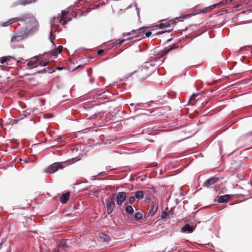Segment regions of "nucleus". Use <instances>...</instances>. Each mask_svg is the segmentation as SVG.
I'll list each match as a JSON object with an SVG mask.
<instances>
[{
	"label": "nucleus",
	"instance_id": "obj_27",
	"mask_svg": "<svg viewBox=\"0 0 252 252\" xmlns=\"http://www.w3.org/2000/svg\"><path fill=\"white\" fill-rule=\"evenodd\" d=\"M63 47L62 45H60L56 49V51H55L53 53H52L55 56V58H56L58 56V55L62 52L63 50Z\"/></svg>",
	"mask_w": 252,
	"mask_h": 252
},
{
	"label": "nucleus",
	"instance_id": "obj_8",
	"mask_svg": "<svg viewBox=\"0 0 252 252\" xmlns=\"http://www.w3.org/2000/svg\"><path fill=\"white\" fill-rule=\"evenodd\" d=\"M219 179H220V178L218 177H217L215 176L212 177L208 179L204 182V183H203V186L204 187L209 188L211 185L217 183L219 181Z\"/></svg>",
	"mask_w": 252,
	"mask_h": 252
},
{
	"label": "nucleus",
	"instance_id": "obj_47",
	"mask_svg": "<svg viewBox=\"0 0 252 252\" xmlns=\"http://www.w3.org/2000/svg\"><path fill=\"white\" fill-rule=\"evenodd\" d=\"M157 111H149L150 114H152V115H155V113Z\"/></svg>",
	"mask_w": 252,
	"mask_h": 252
},
{
	"label": "nucleus",
	"instance_id": "obj_11",
	"mask_svg": "<svg viewBox=\"0 0 252 252\" xmlns=\"http://www.w3.org/2000/svg\"><path fill=\"white\" fill-rule=\"evenodd\" d=\"M196 224L195 226H191L189 224L186 223L184 226L182 227V231L183 232L191 233L193 232L196 227Z\"/></svg>",
	"mask_w": 252,
	"mask_h": 252
},
{
	"label": "nucleus",
	"instance_id": "obj_34",
	"mask_svg": "<svg viewBox=\"0 0 252 252\" xmlns=\"http://www.w3.org/2000/svg\"><path fill=\"white\" fill-rule=\"evenodd\" d=\"M172 31V29L169 30L165 31H160V32H159L155 33V35H154V36H155V35H157L161 34H162L163 33H165L166 32H170Z\"/></svg>",
	"mask_w": 252,
	"mask_h": 252
},
{
	"label": "nucleus",
	"instance_id": "obj_49",
	"mask_svg": "<svg viewBox=\"0 0 252 252\" xmlns=\"http://www.w3.org/2000/svg\"><path fill=\"white\" fill-rule=\"evenodd\" d=\"M95 177L96 176H92L91 179L92 180H96V178H95Z\"/></svg>",
	"mask_w": 252,
	"mask_h": 252
},
{
	"label": "nucleus",
	"instance_id": "obj_29",
	"mask_svg": "<svg viewBox=\"0 0 252 252\" xmlns=\"http://www.w3.org/2000/svg\"><path fill=\"white\" fill-rule=\"evenodd\" d=\"M142 218V214L140 212H136L134 215V219L136 220H139Z\"/></svg>",
	"mask_w": 252,
	"mask_h": 252
},
{
	"label": "nucleus",
	"instance_id": "obj_25",
	"mask_svg": "<svg viewBox=\"0 0 252 252\" xmlns=\"http://www.w3.org/2000/svg\"><path fill=\"white\" fill-rule=\"evenodd\" d=\"M135 197L137 200H141L143 198L144 193L142 191H137L135 192Z\"/></svg>",
	"mask_w": 252,
	"mask_h": 252
},
{
	"label": "nucleus",
	"instance_id": "obj_52",
	"mask_svg": "<svg viewBox=\"0 0 252 252\" xmlns=\"http://www.w3.org/2000/svg\"><path fill=\"white\" fill-rule=\"evenodd\" d=\"M172 40V38H170V39H168V40H167V42H169L171 41Z\"/></svg>",
	"mask_w": 252,
	"mask_h": 252
},
{
	"label": "nucleus",
	"instance_id": "obj_10",
	"mask_svg": "<svg viewBox=\"0 0 252 252\" xmlns=\"http://www.w3.org/2000/svg\"><path fill=\"white\" fill-rule=\"evenodd\" d=\"M27 111H23V113H20L18 116L16 117V119H13L11 121L12 122V125L18 124L19 121L22 120L23 119L27 118L28 115H31V113H26Z\"/></svg>",
	"mask_w": 252,
	"mask_h": 252
},
{
	"label": "nucleus",
	"instance_id": "obj_30",
	"mask_svg": "<svg viewBox=\"0 0 252 252\" xmlns=\"http://www.w3.org/2000/svg\"><path fill=\"white\" fill-rule=\"evenodd\" d=\"M171 25L170 22L160 24L158 26L160 29L169 27Z\"/></svg>",
	"mask_w": 252,
	"mask_h": 252
},
{
	"label": "nucleus",
	"instance_id": "obj_35",
	"mask_svg": "<svg viewBox=\"0 0 252 252\" xmlns=\"http://www.w3.org/2000/svg\"><path fill=\"white\" fill-rule=\"evenodd\" d=\"M167 215H168V214L166 212V211H162V213H161V219H164L167 216Z\"/></svg>",
	"mask_w": 252,
	"mask_h": 252
},
{
	"label": "nucleus",
	"instance_id": "obj_22",
	"mask_svg": "<svg viewBox=\"0 0 252 252\" xmlns=\"http://www.w3.org/2000/svg\"><path fill=\"white\" fill-rule=\"evenodd\" d=\"M68 239H65L61 241L58 245L59 248L63 250H65L68 247Z\"/></svg>",
	"mask_w": 252,
	"mask_h": 252
},
{
	"label": "nucleus",
	"instance_id": "obj_42",
	"mask_svg": "<svg viewBox=\"0 0 252 252\" xmlns=\"http://www.w3.org/2000/svg\"><path fill=\"white\" fill-rule=\"evenodd\" d=\"M105 169L108 171H110L112 170L110 166H107L105 167Z\"/></svg>",
	"mask_w": 252,
	"mask_h": 252
},
{
	"label": "nucleus",
	"instance_id": "obj_9",
	"mask_svg": "<svg viewBox=\"0 0 252 252\" xmlns=\"http://www.w3.org/2000/svg\"><path fill=\"white\" fill-rule=\"evenodd\" d=\"M126 197V193L125 192H119L117 194L116 202L117 204L121 206L125 201Z\"/></svg>",
	"mask_w": 252,
	"mask_h": 252
},
{
	"label": "nucleus",
	"instance_id": "obj_16",
	"mask_svg": "<svg viewBox=\"0 0 252 252\" xmlns=\"http://www.w3.org/2000/svg\"><path fill=\"white\" fill-rule=\"evenodd\" d=\"M149 103H136L135 105V108L134 110H144L147 107L149 106Z\"/></svg>",
	"mask_w": 252,
	"mask_h": 252
},
{
	"label": "nucleus",
	"instance_id": "obj_43",
	"mask_svg": "<svg viewBox=\"0 0 252 252\" xmlns=\"http://www.w3.org/2000/svg\"><path fill=\"white\" fill-rule=\"evenodd\" d=\"M104 53V51L103 50H98L97 51V54L99 55H101L102 54H103Z\"/></svg>",
	"mask_w": 252,
	"mask_h": 252
},
{
	"label": "nucleus",
	"instance_id": "obj_2",
	"mask_svg": "<svg viewBox=\"0 0 252 252\" xmlns=\"http://www.w3.org/2000/svg\"><path fill=\"white\" fill-rule=\"evenodd\" d=\"M67 165V161L56 162L51 164L45 171L46 174H52L59 169H62Z\"/></svg>",
	"mask_w": 252,
	"mask_h": 252
},
{
	"label": "nucleus",
	"instance_id": "obj_4",
	"mask_svg": "<svg viewBox=\"0 0 252 252\" xmlns=\"http://www.w3.org/2000/svg\"><path fill=\"white\" fill-rule=\"evenodd\" d=\"M163 62V60L159 61V59L155 58V61L150 60L145 63L143 69H146L150 66L154 67L156 66H159Z\"/></svg>",
	"mask_w": 252,
	"mask_h": 252
},
{
	"label": "nucleus",
	"instance_id": "obj_63",
	"mask_svg": "<svg viewBox=\"0 0 252 252\" xmlns=\"http://www.w3.org/2000/svg\"><path fill=\"white\" fill-rule=\"evenodd\" d=\"M165 252V251H163V252Z\"/></svg>",
	"mask_w": 252,
	"mask_h": 252
},
{
	"label": "nucleus",
	"instance_id": "obj_1",
	"mask_svg": "<svg viewBox=\"0 0 252 252\" xmlns=\"http://www.w3.org/2000/svg\"><path fill=\"white\" fill-rule=\"evenodd\" d=\"M20 21H23L26 25L32 26L33 27L30 30L33 31L37 29L38 23L34 16L30 13L24 14L19 17Z\"/></svg>",
	"mask_w": 252,
	"mask_h": 252
},
{
	"label": "nucleus",
	"instance_id": "obj_54",
	"mask_svg": "<svg viewBox=\"0 0 252 252\" xmlns=\"http://www.w3.org/2000/svg\"><path fill=\"white\" fill-rule=\"evenodd\" d=\"M148 103H149V106H151V105H150V103H154V102L151 101V102H148Z\"/></svg>",
	"mask_w": 252,
	"mask_h": 252
},
{
	"label": "nucleus",
	"instance_id": "obj_36",
	"mask_svg": "<svg viewBox=\"0 0 252 252\" xmlns=\"http://www.w3.org/2000/svg\"><path fill=\"white\" fill-rule=\"evenodd\" d=\"M18 37L13 36L11 39V41L13 43H15L18 42V40L17 39Z\"/></svg>",
	"mask_w": 252,
	"mask_h": 252
},
{
	"label": "nucleus",
	"instance_id": "obj_58",
	"mask_svg": "<svg viewBox=\"0 0 252 252\" xmlns=\"http://www.w3.org/2000/svg\"><path fill=\"white\" fill-rule=\"evenodd\" d=\"M135 105V104H134V103H131L130 104V105Z\"/></svg>",
	"mask_w": 252,
	"mask_h": 252
},
{
	"label": "nucleus",
	"instance_id": "obj_44",
	"mask_svg": "<svg viewBox=\"0 0 252 252\" xmlns=\"http://www.w3.org/2000/svg\"><path fill=\"white\" fill-rule=\"evenodd\" d=\"M98 175H102V176H104V175H106V173L105 171H102L100 173H99L98 174Z\"/></svg>",
	"mask_w": 252,
	"mask_h": 252
},
{
	"label": "nucleus",
	"instance_id": "obj_59",
	"mask_svg": "<svg viewBox=\"0 0 252 252\" xmlns=\"http://www.w3.org/2000/svg\"><path fill=\"white\" fill-rule=\"evenodd\" d=\"M159 113H160L159 114V115H161V114H162L160 112H159Z\"/></svg>",
	"mask_w": 252,
	"mask_h": 252
},
{
	"label": "nucleus",
	"instance_id": "obj_21",
	"mask_svg": "<svg viewBox=\"0 0 252 252\" xmlns=\"http://www.w3.org/2000/svg\"><path fill=\"white\" fill-rule=\"evenodd\" d=\"M18 21H20V19H19V17L13 18L10 19L7 22L3 23L2 24V26L3 27H6L10 24H11L15 22H18Z\"/></svg>",
	"mask_w": 252,
	"mask_h": 252
},
{
	"label": "nucleus",
	"instance_id": "obj_61",
	"mask_svg": "<svg viewBox=\"0 0 252 252\" xmlns=\"http://www.w3.org/2000/svg\"><path fill=\"white\" fill-rule=\"evenodd\" d=\"M25 162L26 163H28V161H27V160H26L25 161Z\"/></svg>",
	"mask_w": 252,
	"mask_h": 252
},
{
	"label": "nucleus",
	"instance_id": "obj_45",
	"mask_svg": "<svg viewBox=\"0 0 252 252\" xmlns=\"http://www.w3.org/2000/svg\"><path fill=\"white\" fill-rule=\"evenodd\" d=\"M133 32H132L131 31L130 32L124 33L123 35H124V36H125L126 35H130L131 34H133Z\"/></svg>",
	"mask_w": 252,
	"mask_h": 252
},
{
	"label": "nucleus",
	"instance_id": "obj_48",
	"mask_svg": "<svg viewBox=\"0 0 252 252\" xmlns=\"http://www.w3.org/2000/svg\"><path fill=\"white\" fill-rule=\"evenodd\" d=\"M94 79L93 78H90V82L91 83H93L94 82Z\"/></svg>",
	"mask_w": 252,
	"mask_h": 252
},
{
	"label": "nucleus",
	"instance_id": "obj_62",
	"mask_svg": "<svg viewBox=\"0 0 252 252\" xmlns=\"http://www.w3.org/2000/svg\"><path fill=\"white\" fill-rule=\"evenodd\" d=\"M0 126L2 127V125L1 124H0Z\"/></svg>",
	"mask_w": 252,
	"mask_h": 252
},
{
	"label": "nucleus",
	"instance_id": "obj_19",
	"mask_svg": "<svg viewBox=\"0 0 252 252\" xmlns=\"http://www.w3.org/2000/svg\"><path fill=\"white\" fill-rule=\"evenodd\" d=\"M223 4V2H220L214 4L212 5H210L207 7L205 8L202 11V12L206 13L208 11L211 10L213 9V8H214L219 5H222Z\"/></svg>",
	"mask_w": 252,
	"mask_h": 252
},
{
	"label": "nucleus",
	"instance_id": "obj_13",
	"mask_svg": "<svg viewBox=\"0 0 252 252\" xmlns=\"http://www.w3.org/2000/svg\"><path fill=\"white\" fill-rule=\"evenodd\" d=\"M70 195V192L68 191L65 193H63L60 198V201L62 204H65L67 202L68 200L69 199V196Z\"/></svg>",
	"mask_w": 252,
	"mask_h": 252
},
{
	"label": "nucleus",
	"instance_id": "obj_41",
	"mask_svg": "<svg viewBox=\"0 0 252 252\" xmlns=\"http://www.w3.org/2000/svg\"><path fill=\"white\" fill-rule=\"evenodd\" d=\"M135 6H136V11H137V15L139 16V12H140V9L139 8H137V4L136 3H135Z\"/></svg>",
	"mask_w": 252,
	"mask_h": 252
},
{
	"label": "nucleus",
	"instance_id": "obj_50",
	"mask_svg": "<svg viewBox=\"0 0 252 252\" xmlns=\"http://www.w3.org/2000/svg\"><path fill=\"white\" fill-rule=\"evenodd\" d=\"M2 245H3V242H1L0 243V250L2 248Z\"/></svg>",
	"mask_w": 252,
	"mask_h": 252
},
{
	"label": "nucleus",
	"instance_id": "obj_28",
	"mask_svg": "<svg viewBox=\"0 0 252 252\" xmlns=\"http://www.w3.org/2000/svg\"><path fill=\"white\" fill-rule=\"evenodd\" d=\"M56 19V17H53V19H52L51 20V22H50V28H51V30H50V37H49V38H50V41L51 42V43H52L53 45H55V44L53 42V40L51 37V35L52 34V27L53 26V20H55Z\"/></svg>",
	"mask_w": 252,
	"mask_h": 252
},
{
	"label": "nucleus",
	"instance_id": "obj_23",
	"mask_svg": "<svg viewBox=\"0 0 252 252\" xmlns=\"http://www.w3.org/2000/svg\"><path fill=\"white\" fill-rule=\"evenodd\" d=\"M177 47H178V46L176 45V44H173L169 47H166L162 51V53L161 54V55H166V54H168L172 50L176 49Z\"/></svg>",
	"mask_w": 252,
	"mask_h": 252
},
{
	"label": "nucleus",
	"instance_id": "obj_56",
	"mask_svg": "<svg viewBox=\"0 0 252 252\" xmlns=\"http://www.w3.org/2000/svg\"><path fill=\"white\" fill-rule=\"evenodd\" d=\"M118 112H119L120 111H118ZM122 113H125L126 111H121Z\"/></svg>",
	"mask_w": 252,
	"mask_h": 252
},
{
	"label": "nucleus",
	"instance_id": "obj_33",
	"mask_svg": "<svg viewBox=\"0 0 252 252\" xmlns=\"http://www.w3.org/2000/svg\"><path fill=\"white\" fill-rule=\"evenodd\" d=\"M135 197L134 196H131L129 198L128 202L129 204H132L135 200Z\"/></svg>",
	"mask_w": 252,
	"mask_h": 252
},
{
	"label": "nucleus",
	"instance_id": "obj_37",
	"mask_svg": "<svg viewBox=\"0 0 252 252\" xmlns=\"http://www.w3.org/2000/svg\"><path fill=\"white\" fill-rule=\"evenodd\" d=\"M96 115L95 114H94L93 116H90L87 118L86 119L88 121H91L92 120H94L95 119Z\"/></svg>",
	"mask_w": 252,
	"mask_h": 252
},
{
	"label": "nucleus",
	"instance_id": "obj_17",
	"mask_svg": "<svg viewBox=\"0 0 252 252\" xmlns=\"http://www.w3.org/2000/svg\"><path fill=\"white\" fill-rule=\"evenodd\" d=\"M145 114L144 113H140L137 114L134 116L130 117V119L137 120V122H140L143 121H145L146 118L145 117Z\"/></svg>",
	"mask_w": 252,
	"mask_h": 252
},
{
	"label": "nucleus",
	"instance_id": "obj_60",
	"mask_svg": "<svg viewBox=\"0 0 252 252\" xmlns=\"http://www.w3.org/2000/svg\"><path fill=\"white\" fill-rule=\"evenodd\" d=\"M32 120H32V119H30V121H32Z\"/></svg>",
	"mask_w": 252,
	"mask_h": 252
},
{
	"label": "nucleus",
	"instance_id": "obj_55",
	"mask_svg": "<svg viewBox=\"0 0 252 252\" xmlns=\"http://www.w3.org/2000/svg\"><path fill=\"white\" fill-rule=\"evenodd\" d=\"M155 68H154L153 69H152V70L151 71V72H153L154 70H155Z\"/></svg>",
	"mask_w": 252,
	"mask_h": 252
},
{
	"label": "nucleus",
	"instance_id": "obj_26",
	"mask_svg": "<svg viewBox=\"0 0 252 252\" xmlns=\"http://www.w3.org/2000/svg\"><path fill=\"white\" fill-rule=\"evenodd\" d=\"M132 39V37H128L127 39H123L121 40H119L118 41L117 40L115 42H113V46H114L115 45H119L120 46L122 45L124 42H125L126 40H128Z\"/></svg>",
	"mask_w": 252,
	"mask_h": 252
},
{
	"label": "nucleus",
	"instance_id": "obj_5",
	"mask_svg": "<svg viewBox=\"0 0 252 252\" xmlns=\"http://www.w3.org/2000/svg\"><path fill=\"white\" fill-rule=\"evenodd\" d=\"M200 94L199 93L193 94L188 100V105L193 106L196 103H199Z\"/></svg>",
	"mask_w": 252,
	"mask_h": 252
},
{
	"label": "nucleus",
	"instance_id": "obj_39",
	"mask_svg": "<svg viewBox=\"0 0 252 252\" xmlns=\"http://www.w3.org/2000/svg\"><path fill=\"white\" fill-rule=\"evenodd\" d=\"M144 33H145L146 37H149V36H150L151 35L152 32L150 31H148V32L146 31Z\"/></svg>",
	"mask_w": 252,
	"mask_h": 252
},
{
	"label": "nucleus",
	"instance_id": "obj_3",
	"mask_svg": "<svg viewBox=\"0 0 252 252\" xmlns=\"http://www.w3.org/2000/svg\"><path fill=\"white\" fill-rule=\"evenodd\" d=\"M116 193L113 194V197L110 198H107L105 200L106 205L107 207V213L108 214H110L113 211L114 207H115V203L113 200L114 199V196Z\"/></svg>",
	"mask_w": 252,
	"mask_h": 252
},
{
	"label": "nucleus",
	"instance_id": "obj_46",
	"mask_svg": "<svg viewBox=\"0 0 252 252\" xmlns=\"http://www.w3.org/2000/svg\"><path fill=\"white\" fill-rule=\"evenodd\" d=\"M168 213L169 214H173L174 213V208H171L170 210L169 211Z\"/></svg>",
	"mask_w": 252,
	"mask_h": 252
},
{
	"label": "nucleus",
	"instance_id": "obj_18",
	"mask_svg": "<svg viewBox=\"0 0 252 252\" xmlns=\"http://www.w3.org/2000/svg\"><path fill=\"white\" fill-rule=\"evenodd\" d=\"M67 13H68V12L66 11L62 10V12H61V19H60L59 18H57V20L58 21V22H60L61 21H63V22L62 24L63 25H65L67 20L66 19L65 16ZM70 20V19L69 20H68V21H69Z\"/></svg>",
	"mask_w": 252,
	"mask_h": 252
},
{
	"label": "nucleus",
	"instance_id": "obj_51",
	"mask_svg": "<svg viewBox=\"0 0 252 252\" xmlns=\"http://www.w3.org/2000/svg\"><path fill=\"white\" fill-rule=\"evenodd\" d=\"M63 69V67H59L57 68V69L59 70H61Z\"/></svg>",
	"mask_w": 252,
	"mask_h": 252
},
{
	"label": "nucleus",
	"instance_id": "obj_15",
	"mask_svg": "<svg viewBox=\"0 0 252 252\" xmlns=\"http://www.w3.org/2000/svg\"><path fill=\"white\" fill-rule=\"evenodd\" d=\"M37 61L38 57L37 56H35L33 59L28 63L27 65L31 69L36 67L38 66V64H37Z\"/></svg>",
	"mask_w": 252,
	"mask_h": 252
},
{
	"label": "nucleus",
	"instance_id": "obj_38",
	"mask_svg": "<svg viewBox=\"0 0 252 252\" xmlns=\"http://www.w3.org/2000/svg\"><path fill=\"white\" fill-rule=\"evenodd\" d=\"M44 72L45 73L47 72H48L49 73H52L53 72L52 70H49L48 71H47L46 68H44L43 69L42 71H38L37 72V73H41V72Z\"/></svg>",
	"mask_w": 252,
	"mask_h": 252
},
{
	"label": "nucleus",
	"instance_id": "obj_6",
	"mask_svg": "<svg viewBox=\"0 0 252 252\" xmlns=\"http://www.w3.org/2000/svg\"><path fill=\"white\" fill-rule=\"evenodd\" d=\"M148 28V27H147ZM147 28L146 27H141L136 30H132L131 32L135 33V35L134 36H132V38L136 37H139L140 38H144L143 35L146 32Z\"/></svg>",
	"mask_w": 252,
	"mask_h": 252
},
{
	"label": "nucleus",
	"instance_id": "obj_32",
	"mask_svg": "<svg viewBox=\"0 0 252 252\" xmlns=\"http://www.w3.org/2000/svg\"><path fill=\"white\" fill-rule=\"evenodd\" d=\"M49 63V62L48 61H41L40 62V63H39V64H38L40 65V66H47Z\"/></svg>",
	"mask_w": 252,
	"mask_h": 252
},
{
	"label": "nucleus",
	"instance_id": "obj_14",
	"mask_svg": "<svg viewBox=\"0 0 252 252\" xmlns=\"http://www.w3.org/2000/svg\"><path fill=\"white\" fill-rule=\"evenodd\" d=\"M11 59H13L15 62H16V59L11 56H3L1 57L0 60V63L1 64H3L5 63H7V64H11V63H10Z\"/></svg>",
	"mask_w": 252,
	"mask_h": 252
},
{
	"label": "nucleus",
	"instance_id": "obj_40",
	"mask_svg": "<svg viewBox=\"0 0 252 252\" xmlns=\"http://www.w3.org/2000/svg\"><path fill=\"white\" fill-rule=\"evenodd\" d=\"M145 180V177H138V178L137 179V180H139V181H141V182H144Z\"/></svg>",
	"mask_w": 252,
	"mask_h": 252
},
{
	"label": "nucleus",
	"instance_id": "obj_20",
	"mask_svg": "<svg viewBox=\"0 0 252 252\" xmlns=\"http://www.w3.org/2000/svg\"><path fill=\"white\" fill-rule=\"evenodd\" d=\"M36 0H20L18 2H15L13 4V6H15L18 4H24L26 5L27 4L34 2Z\"/></svg>",
	"mask_w": 252,
	"mask_h": 252
},
{
	"label": "nucleus",
	"instance_id": "obj_12",
	"mask_svg": "<svg viewBox=\"0 0 252 252\" xmlns=\"http://www.w3.org/2000/svg\"><path fill=\"white\" fill-rule=\"evenodd\" d=\"M231 198V195L225 194L223 195L220 196L219 197L218 201L220 203H226L228 202L229 200H230Z\"/></svg>",
	"mask_w": 252,
	"mask_h": 252
},
{
	"label": "nucleus",
	"instance_id": "obj_53",
	"mask_svg": "<svg viewBox=\"0 0 252 252\" xmlns=\"http://www.w3.org/2000/svg\"><path fill=\"white\" fill-rule=\"evenodd\" d=\"M132 4H130V5L128 6V8H131V7H132Z\"/></svg>",
	"mask_w": 252,
	"mask_h": 252
},
{
	"label": "nucleus",
	"instance_id": "obj_31",
	"mask_svg": "<svg viewBox=\"0 0 252 252\" xmlns=\"http://www.w3.org/2000/svg\"><path fill=\"white\" fill-rule=\"evenodd\" d=\"M43 118L44 119L52 118L54 117V115L51 113H47L43 114Z\"/></svg>",
	"mask_w": 252,
	"mask_h": 252
},
{
	"label": "nucleus",
	"instance_id": "obj_64",
	"mask_svg": "<svg viewBox=\"0 0 252 252\" xmlns=\"http://www.w3.org/2000/svg\"><path fill=\"white\" fill-rule=\"evenodd\" d=\"M251 133H252V131L251 132Z\"/></svg>",
	"mask_w": 252,
	"mask_h": 252
},
{
	"label": "nucleus",
	"instance_id": "obj_7",
	"mask_svg": "<svg viewBox=\"0 0 252 252\" xmlns=\"http://www.w3.org/2000/svg\"><path fill=\"white\" fill-rule=\"evenodd\" d=\"M158 208V202L157 200H155L152 202L151 204V208L149 211V216H153L157 212Z\"/></svg>",
	"mask_w": 252,
	"mask_h": 252
},
{
	"label": "nucleus",
	"instance_id": "obj_57",
	"mask_svg": "<svg viewBox=\"0 0 252 252\" xmlns=\"http://www.w3.org/2000/svg\"><path fill=\"white\" fill-rule=\"evenodd\" d=\"M67 96L66 95H63V97H65V96Z\"/></svg>",
	"mask_w": 252,
	"mask_h": 252
},
{
	"label": "nucleus",
	"instance_id": "obj_24",
	"mask_svg": "<svg viewBox=\"0 0 252 252\" xmlns=\"http://www.w3.org/2000/svg\"><path fill=\"white\" fill-rule=\"evenodd\" d=\"M125 211L127 215H132L134 213V210L131 205H127L126 207Z\"/></svg>",
	"mask_w": 252,
	"mask_h": 252
}]
</instances>
